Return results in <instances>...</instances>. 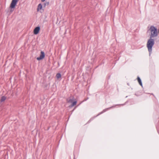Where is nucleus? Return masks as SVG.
Here are the masks:
<instances>
[{
    "instance_id": "obj_1",
    "label": "nucleus",
    "mask_w": 159,
    "mask_h": 159,
    "mask_svg": "<svg viewBox=\"0 0 159 159\" xmlns=\"http://www.w3.org/2000/svg\"><path fill=\"white\" fill-rule=\"evenodd\" d=\"M154 44V40L153 38L150 37L148 40L147 47L148 48L149 52V55H150L152 51V48Z\"/></svg>"
},
{
    "instance_id": "obj_2",
    "label": "nucleus",
    "mask_w": 159,
    "mask_h": 159,
    "mask_svg": "<svg viewBox=\"0 0 159 159\" xmlns=\"http://www.w3.org/2000/svg\"><path fill=\"white\" fill-rule=\"evenodd\" d=\"M151 31L150 37L154 38L158 35V32L157 29L154 26H151L149 29Z\"/></svg>"
},
{
    "instance_id": "obj_3",
    "label": "nucleus",
    "mask_w": 159,
    "mask_h": 159,
    "mask_svg": "<svg viewBox=\"0 0 159 159\" xmlns=\"http://www.w3.org/2000/svg\"><path fill=\"white\" fill-rule=\"evenodd\" d=\"M19 0H12L10 6V7L12 9H14Z\"/></svg>"
},
{
    "instance_id": "obj_4",
    "label": "nucleus",
    "mask_w": 159,
    "mask_h": 159,
    "mask_svg": "<svg viewBox=\"0 0 159 159\" xmlns=\"http://www.w3.org/2000/svg\"><path fill=\"white\" fill-rule=\"evenodd\" d=\"M45 57V54L43 52L41 51V54L39 57H38L37 59L38 60H40L43 59Z\"/></svg>"
},
{
    "instance_id": "obj_5",
    "label": "nucleus",
    "mask_w": 159,
    "mask_h": 159,
    "mask_svg": "<svg viewBox=\"0 0 159 159\" xmlns=\"http://www.w3.org/2000/svg\"><path fill=\"white\" fill-rule=\"evenodd\" d=\"M40 27L39 26H37L35 28L34 30V34H38L40 31Z\"/></svg>"
},
{
    "instance_id": "obj_6",
    "label": "nucleus",
    "mask_w": 159,
    "mask_h": 159,
    "mask_svg": "<svg viewBox=\"0 0 159 159\" xmlns=\"http://www.w3.org/2000/svg\"><path fill=\"white\" fill-rule=\"evenodd\" d=\"M114 106H112L111 107H109V108H106V109H104L102 111H101V112H100V113H99L97 115V116H98L99 115H100L103 113L104 112H106V111H107L108 110L110 109L111 108H113V107H114Z\"/></svg>"
},
{
    "instance_id": "obj_7",
    "label": "nucleus",
    "mask_w": 159,
    "mask_h": 159,
    "mask_svg": "<svg viewBox=\"0 0 159 159\" xmlns=\"http://www.w3.org/2000/svg\"><path fill=\"white\" fill-rule=\"evenodd\" d=\"M137 80H138V81L139 84H140V85L141 86H142L143 85H142V83L141 80V79L140 78L139 76H138L137 77Z\"/></svg>"
},
{
    "instance_id": "obj_8",
    "label": "nucleus",
    "mask_w": 159,
    "mask_h": 159,
    "mask_svg": "<svg viewBox=\"0 0 159 159\" xmlns=\"http://www.w3.org/2000/svg\"><path fill=\"white\" fill-rule=\"evenodd\" d=\"M6 99V98L5 96H3L2 97L1 99V100H0L1 102H4V101H5V100Z\"/></svg>"
},
{
    "instance_id": "obj_9",
    "label": "nucleus",
    "mask_w": 159,
    "mask_h": 159,
    "mask_svg": "<svg viewBox=\"0 0 159 159\" xmlns=\"http://www.w3.org/2000/svg\"><path fill=\"white\" fill-rule=\"evenodd\" d=\"M73 100V98H67L66 99V101H67V102L68 103H70V102H72Z\"/></svg>"
},
{
    "instance_id": "obj_10",
    "label": "nucleus",
    "mask_w": 159,
    "mask_h": 159,
    "mask_svg": "<svg viewBox=\"0 0 159 159\" xmlns=\"http://www.w3.org/2000/svg\"><path fill=\"white\" fill-rule=\"evenodd\" d=\"M42 5L41 3H40L39 4L38 8H37V10L39 11V9L41 10L42 9Z\"/></svg>"
},
{
    "instance_id": "obj_11",
    "label": "nucleus",
    "mask_w": 159,
    "mask_h": 159,
    "mask_svg": "<svg viewBox=\"0 0 159 159\" xmlns=\"http://www.w3.org/2000/svg\"><path fill=\"white\" fill-rule=\"evenodd\" d=\"M56 76L57 79H59V78H61V75L60 73H58L57 74Z\"/></svg>"
},
{
    "instance_id": "obj_12",
    "label": "nucleus",
    "mask_w": 159,
    "mask_h": 159,
    "mask_svg": "<svg viewBox=\"0 0 159 159\" xmlns=\"http://www.w3.org/2000/svg\"><path fill=\"white\" fill-rule=\"evenodd\" d=\"M77 103V101H75L72 102V104L70 105V107H72L75 105Z\"/></svg>"
},
{
    "instance_id": "obj_13",
    "label": "nucleus",
    "mask_w": 159,
    "mask_h": 159,
    "mask_svg": "<svg viewBox=\"0 0 159 159\" xmlns=\"http://www.w3.org/2000/svg\"><path fill=\"white\" fill-rule=\"evenodd\" d=\"M49 4V2H46L45 3H44V7H45L46 5H48Z\"/></svg>"
},
{
    "instance_id": "obj_14",
    "label": "nucleus",
    "mask_w": 159,
    "mask_h": 159,
    "mask_svg": "<svg viewBox=\"0 0 159 159\" xmlns=\"http://www.w3.org/2000/svg\"><path fill=\"white\" fill-rule=\"evenodd\" d=\"M93 119L92 118L90 120H89V121H88V122H90Z\"/></svg>"
},
{
    "instance_id": "obj_15",
    "label": "nucleus",
    "mask_w": 159,
    "mask_h": 159,
    "mask_svg": "<svg viewBox=\"0 0 159 159\" xmlns=\"http://www.w3.org/2000/svg\"><path fill=\"white\" fill-rule=\"evenodd\" d=\"M45 0H41V1L42 2H44L45 1Z\"/></svg>"
},
{
    "instance_id": "obj_16",
    "label": "nucleus",
    "mask_w": 159,
    "mask_h": 159,
    "mask_svg": "<svg viewBox=\"0 0 159 159\" xmlns=\"http://www.w3.org/2000/svg\"><path fill=\"white\" fill-rule=\"evenodd\" d=\"M87 99H88V98H87V99H86L85 100H84V101H86Z\"/></svg>"
},
{
    "instance_id": "obj_17",
    "label": "nucleus",
    "mask_w": 159,
    "mask_h": 159,
    "mask_svg": "<svg viewBox=\"0 0 159 159\" xmlns=\"http://www.w3.org/2000/svg\"><path fill=\"white\" fill-rule=\"evenodd\" d=\"M87 99H88V98H87V99H86L85 100H84V101H86Z\"/></svg>"
},
{
    "instance_id": "obj_18",
    "label": "nucleus",
    "mask_w": 159,
    "mask_h": 159,
    "mask_svg": "<svg viewBox=\"0 0 159 159\" xmlns=\"http://www.w3.org/2000/svg\"><path fill=\"white\" fill-rule=\"evenodd\" d=\"M87 99H88V98H87V99H86L85 100H84V101H86Z\"/></svg>"
},
{
    "instance_id": "obj_19",
    "label": "nucleus",
    "mask_w": 159,
    "mask_h": 159,
    "mask_svg": "<svg viewBox=\"0 0 159 159\" xmlns=\"http://www.w3.org/2000/svg\"><path fill=\"white\" fill-rule=\"evenodd\" d=\"M11 11H13V10H11Z\"/></svg>"
},
{
    "instance_id": "obj_20",
    "label": "nucleus",
    "mask_w": 159,
    "mask_h": 159,
    "mask_svg": "<svg viewBox=\"0 0 159 159\" xmlns=\"http://www.w3.org/2000/svg\"><path fill=\"white\" fill-rule=\"evenodd\" d=\"M74 159H75V158H74Z\"/></svg>"
}]
</instances>
